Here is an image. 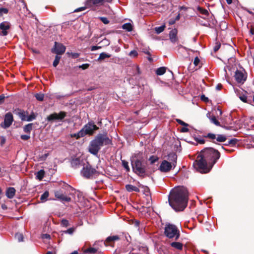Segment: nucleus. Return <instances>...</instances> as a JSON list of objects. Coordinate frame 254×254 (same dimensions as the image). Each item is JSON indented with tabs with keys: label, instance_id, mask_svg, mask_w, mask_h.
<instances>
[{
	"label": "nucleus",
	"instance_id": "nucleus-1",
	"mask_svg": "<svg viewBox=\"0 0 254 254\" xmlns=\"http://www.w3.org/2000/svg\"><path fill=\"white\" fill-rule=\"evenodd\" d=\"M218 150L213 148H206L202 150L197 157L194 165L200 172L207 173L220 158Z\"/></svg>",
	"mask_w": 254,
	"mask_h": 254
},
{
	"label": "nucleus",
	"instance_id": "nucleus-2",
	"mask_svg": "<svg viewBox=\"0 0 254 254\" xmlns=\"http://www.w3.org/2000/svg\"><path fill=\"white\" fill-rule=\"evenodd\" d=\"M188 192L184 187H178L172 189L169 196L170 205L175 211H182L187 206Z\"/></svg>",
	"mask_w": 254,
	"mask_h": 254
},
{
	"label": "nucleus",
	"instance_id": "nucleus-3",
	"mask_svg": "<svg viewBox=\"0 0 254 254\" xmlns=\"http://www.w3.org/2000/svg\"><path fill=\"white\" fill-rule=\"evenodd\" d=\"M111 142V140L106 135L98 134L90 142L89 152L93 155H97L102 146L109 144Z\"/></svg>",
	"mask_w": 254,
	"mask_h": 254
},
{
	"label": "nucleus",
	"instance_id": "nucleus-4",
	"mask_svg": "<svg viewBox=\"0 0 254 254\" xmlns=\"http://www.w3.org/2000/svg\"><path fill=\"white\" fill-rule=\"evenodd\" d=\"M164 235L169 239L174 238L178 240L180 236V231L174 224L167 223L164 228Z\"/></svg>",
	"mask_w": 254,
	"mask_h": 254
},
{
	"label": "nucleus",
	"instance_id": "nucleus-5",
	"mask_svg": "<svg viewBox=\"0 0 254 254\" xmlns=\"http://www.w3.org/2000/svg\"><path fill=\"white\" fill-rule=\"evenodd\" d=\"M98 174V171L93 168L90 165L84 166L81 171V175L86 178H90Z\"/></svg>",
	"mask_w": 254,
	"mask_h": 254
},
{
	"label": "nucleus",
	"instance_id": "nucleus-6",
	"mask_svg": "<svg viewBox=\"0 0 254 254\" xmlns=\"http://www.w3.org/2000/svg\"><path fill=\"white\" fill-rule=\"evenodd\" d=\"M131 164L133 170L135 173L139 175H142L144 174L145 167L140 160L138 159L132 160Z\"/></svg>",
	"mask_w": 254,
	"mask_h": 254
},
{
	"label": "nucleus",
	"instance_id": "nucleus-7",
	"mask_svg": "<svg viewBox=\"0 0 254 254\" xmlns=\"http://www.w3.org/2000/svg\"><path fill=\"white\" fill-rule=\"evenodd\" d=\"M98 129V127L96 126L93 123L89 122L88 124L85 125L81 129L82 131H83L84 136L86 134L92 135L94 131Z\"/></svg>",
	"mask_w": 254,
	"mask_h": 254
},
{
	"label": "nucleus",
	"instance_id": "nucleus-8",
	"mask_svg": "<svg viewBox=\"0 0 254 254\" xmlns=\"http://www.w3.org/2000/svg\"><path fill=\"white\" fill-rule=\"evenodd\" d=\"M234 76L237 82L240 83H243L247 79V74L244 69L237 70Z\"/></svg>",
	"mask_w": 254,
	"mask_h": 254
},
{
	"label": "nucleus",
	"instance_id": "nucleus-9",
	"mask_svg": "<svg viewBox=\"0 0 254 254\" xmlns=\"http://www.w3.org/2000/svg\"><path fill=\"white\" fill-rule=\"evenodd\" d=\"M66 115V113L63 111H61L59 113H54L48 116L47 120L49 122L61 121L65 117Z\"/></svg>",
	"mask_w": 254,
	"mask_h": 254
},
{
	"label": "nucleus",
	"instance_id": "nucleus-10",
	"mask_svg": "<svg viewBox=\"0 0 254 254\" xmlns=\"http://www.w3.org/2000/svg\"><path fill=\"white\" fill-rule=\"evenodd\" d=\"M13 121V115L11 113L8 112L4 116V121L1 124V127L4 128H7L11 126Z\"/></svg>",
	"mask_w": 254,
	"mask_h": 254
},
{
	"label": "nucleus",
	"instance_id": "nucleus-11",
	"mask_svg": "<svg viewBox=\"0 0 254 254\" xmlns=\"http://www.w3.org/2000/svg\"><path fill=\"white\" fill-rule=\"evenodd\" d=\"M113 0H86L85 5L88 7H93L103 5L104 2H111Z\"/></svg>",
	"mask_w": 254,
	"mask_h": 254
},
{
	"label": "nucleus",
	"instance_id": "nucleus-12",
	"mask_svg": "<svg viewBox=\"0 0 254 254\" xmlns=\"http://www.w3.org/2000/svg\"><path fill=\"white\" fill-rule=\"evenodd\" d=\"M176 162L172 164L166 160H163L159 168V170L162 172H168L171 170L173 166H175Z\"/></svg>",
	"mask_w": 254,
	"mask_h": 254
},
{
	"label": "nucleus",
	"instance_id": "nucleus-13",
	"mask_svg": "<svg viewBox=\"0 0 254 254\" xmlns=\"http://www.w3.org/2000/svg\"><path fill=\"white\" fill-rule=\"evenodd\" d=\"M65 49V47L64 45L56 42L54 48L52 49V52L57 55H62L64 53Z\"/></svg>",
	"mask_w": 254,
	"mask_h": 254
},
{
	"label": "nucleus",
	"instance_id": "nucleus-14",
	"mask_svg": "<svg viewBox=\"0 0 254 254\" xmlns=\"http://www.w3.org/2000/svg\"><path fill=\"white\" fill-rule=\"evenodd\" d=\"M10 24L8 22L4 21L0 24V35L4 36L7 35Z\"/></svg>",
	"mask_w": 254,
	"mask_h": 254
},
{
	"label": "nucleus",
	"instance_id": "nucleus-15",
	"mask_svg": "<svg viewBox=\"0 0 254 254\" xmlns=\"http://www.w3.org/2000/svg\"><path fill=\"white\" fill-rule=\"evenodd\" d=\"M55 196L59 199H60L64 201L69 202L70 201V197L67 196L64 194L61 193L59 191H56L55 192Z\"/></svg>",
	"mask_w": 254,
	"mask_h": 254
},
{
	"label": "nucleus",
	"instance_id": "nucleus-16",
	"mask_svg": "<svg viewBox=\"0 0 254 254\" xmlns=\"http://www.w3.org/2000/svg\"><path fill=\"white\" fill-rule=\"evenodd\" d=\"M177 30L175 29L170 31L169 33V38L171 41L173 43L176 42L177 40Z\"/></svg>",
	"mask_w": 254,
	"mask_h": 254
},
{
	"label": "nucleus",
	"instance_id": "nucleus-17",
	"mask_svg": "<svg viewBox=\"0 0 254 254\" xmlns=\"http://www.w3.org/2000/svg\"><path fill=\"white\" fill-rule=\"evenodd\" d=\"M15 189L13 187H9L6 189V196L8 198H12L15 194Z\"/></svg>",
	"mask_w": 254,
	"mask_h": 254
},
{
	"label": "nucleus",
	"instance_id": "nucleus-18",
	"mask_svg": "<svg viewBox=\"0 0 254 254\" xmlns=\"http://www.w3.org/2000/svg\"><path fill=\"white\" fill-rule=\"evenodd\" d=\"M170 246L177 250H182L183 248V244L179 242H173L170 244Z\"/></svg>",
	"mask_w": 254,
	"mask_h": 254
},
{
	"label": "nucleus",
	"instance_id": "nucleus-19",
	"mask_svg": "<svg viewBox=\"0 0 254 254\" xmlns=\"http://www.w3.org/2000/svg\"><path fill=\"white\" fill-rule=\"evenodd\" d=\"M207 117L209 118L211 122L216 126H220V123L216 119L215 116L214 115H211L210 113L207 114Z\"/></svg>",
	"mask_w": 254,
	"mask_h": 254
},
{
	"label": "nucleus",
	"instance_id": "nucleus-20",
	"mask_svg": "<svg viewBox=\"0 0 254 254\" xmlns=\"http://www.w3.org/2000/svg\"><path fill=\"white\" fill-rule=\"evenodd\" d=\"M71 164L73 167L77 168L80 165L81 160L78 158L73 159L71 161Z\"/></svg>",
	"mask_w": 254,
	"mask_h": 254
},
{
	"label": "nucleus",
	"instance_id": "nucleus-21",
	"mask_svg": "<svg viewBox=\"0 0 254 254\" xmlns=\"http://www.w3.org/2000/svg\"><path fill=\"white\" fill-rule=\"evenodd\" d=\"M126 190L129 192H131V191L139 192V189L138 188H137L136 187L133 186L131 185H127L126 186Z\"/></svg>",
	"mask_w": 254,
	"mask_h": 254
},
{
	"label": "nucleus",
	"instance_id": "nucleus-22",
	"mask_svg": "<svg viewBox=\"0 0 254 254\" xmlns=\"http://www.w3.org/2000/svg\"><path fill=\"white\" fill-rule=\"evenodd\" d=\"M110 57H111L110 54L103 52L100 54L99 57L98 58V61H101L106 58H109Z\"/></svg>",
	"mask_w": 254,
	"mask_h": 254
},
{
	"label": "nucleus",
	"instance_id": "nucleus-23",
	"mask_svg": "<svg viewBox=\"0 0 254 254\" xmlns=\"http://www.w3.org/2000/svg\"><path fill=\"white\" fill-rule=\"evenodd\" d=\"M33 124L30 123L28 124L27 125L23 127V130L26 133H30L31 130L32 129Z\"/></svg>",
	"mask_w": 254,
	"mask_h": 254
},
{
	"label": "nucleus",
	"instance_id": "nucleus-24",
	"mask_svg": "<svg viewBox=\"0 0 254 254\" xmlns=\"http://www.w3.org/2000/svg\"><path fill=\"white\" fill-rule=\"evenodd\" d=\"M166 70L165 67H160L158 68L156 70V73L158 75H162L165 73Z\"/></svg>",
	"mask_w": 254,
	"mask_h": 254
},
{
	"label": "nucleus",
	"instance_id": "nucleus-25",
	"mask_svg": "<svg viewBox=\"0 0 254 254\" xmlns=\"http://www.w3.org/2000/svg\"><path fill=\"white\" fill-rule=\"evenodd\" d=\"M119 240V237L118 236H110V237H108L107 239H106V242L107 243H111L112 242H114L115 241H117Z\"/></svg>",
	"mask_w": 254,
	"mask_h": 254
},
{
	"label": "nucleus",
	"instance_id": "nucleus-26",
	"mask_svg": "<svg viewBox=\"0 0 254 254\" xmlns=\"http://www.w3.org/2000/svg\"><path fill=\"white\" fill-rule=\"evenodd\" d=\"M198 11L201 13L203 15V17L204 18L205 16H207L208 14V12L206 9H203L202 7H197Z\"/></svg>",
	"mask_w": 254,
	"mask_h": 254
},
{
	"label": "nucleus",
	"instance_id": "nucleus-27",
	"mask_svg": "<svg viewBox=\"0 0 254 254\" xmlns=\"http://www.w3.org/2000/svg\"><path fill=\"white\" fill-rule=\"evenodd\" d=\"M122 28L127 31H131L132 30V26L130 23H127L123 25Z\"/></svg>",
	"mask_w": 254,
	"mask_h": 254
},
{
	"label": "nucleus",
	"instance_id": "nucleus-28",
	"mask_svg": "<svg viewBox=\"0 0 254 254\" xmlns=\"http://www.w3.org/2000/svg\"><path fill=\"white\" fill-rule=\"evenodd\" d=\"M83 131H82L81 129L78 132L71 134V136L72 137H75L76 139H78L80 137H83L84 136Z\"/></svg>",
	"mask_w": 254,
	"mask_h": 254
},
{
	"label": "nucleus",
	"instance_id": "nucleus-29",
	"mask_svg": "<svg viewBox=\"0 0 254 254\" xmlns=\"http://www.w3.org/2000/svg\"><path fill=\"white\" fill-rule=\"evenodd\" d=\"M49 195V193L48 191H46L44 192V193L41 195V197H40V200L41 201L43 202H45L47 199V198L48 197Z\"/></svg>",
	"mask_w": 254,
	"mask_h": 254
},
{
	"label": "nucleus",
	"instance_id": "nucleus-30",
	"mask_svg": "<svg viewBox=\"0 0 254 254\" xmlns=\"http://www.w3.org/2000/svg\"><path fill=\"white\" fill-rule=\"evenodd\" d=\"M97 252V250L94 248H89L85 250L84 252L89 254H95Z\"/></svg>",
	"mask_w": 254,
	"mask_h": 254
},
{
	"label": "nucleus",
	"instance_id": "nucleus-31",
	"mask_svg": "<svg viewBox=\"0 0 254 254\" xmlns=\"http://www.w3.org/2000/svg\"><path fill=\"white\" fill-rule=\"evenodd\" d=\"M45 172L43 170L39 171L37 173L36 177L40 180H42L44 176Z\"/></svg>",
	"mask_w": 254,
	"mask_h": 254
},
{
	"label": "nucleus",
	"instance_id": "nucleus-32",
	"mask_svg": "<svg viewBox=\"0 0 254 254\" xmlns=\"http://www.w3.org/2000/svg\"><path fill=\"white\" fill-rule=\"evenodd\" d=\"M216 139L218 142H224L226 140V137L223 135L219 134L216 136Z\"/></svg>",
	"mask_w": 254,
	"mask_h": 254
},
{
	"label": "nucleus",
	"instance_id": "nucleus-33",
	"mask_svg": "<svg viewBox=\"0 0 254 254\" xmlns=\"http://www.w3.org/2000/svg\"><path fill=\"white\" fill-rule=\"evenodd\" d=\"M165 27V25H162L159 27H155V31L156 33L159 34L164 31Z\"/></svg>",
	"mask_w": 254,
	"mask_h": 254
},
{
	"label": "nucleus",
	"instance_id": "nucleus-34",
	"mask_svg": "<svg viewBox=\"0 0 254 254\" xmlns=\"http://www.w3.org/2000/svg\"><path fill=\"white\" fill-rule=\"evenodd\" d=\"M36 99L40 101H42L44 100V95L42 93H38L35 95Z\"/></svg>",
	"mask_w": 254,
	"mask_h": 254
},
{
	"label": "nucleus",
	"instance_id": "nucleus-35",
	"mask_svg": "<svg viewBox=\"0 0 254 254\" xmlns=\"http://www.w3.org/2000/svg\"><path fill=\"white\" fill-rule=\"evenodd\" d=\"M61 59V57L57 55L55 57V59L53 62V66L54 67H56L59 63L60 60Z\"/></svg>",
	"mask_w": 254,
	"mask_h": 254
},
{
	"label": "nucleus",
	"instance_id": "nucleus-36",
	"mask_svg": "<svg viewBox=\"0 0 254 254\" xmlns=\"http://www.w3.org/2000/svg\"><path fill=\"white\" fill-rule=\"evenodd\" d=\"M15 238L18 240V242H22L23 240V236L22 234L16 233L15 236Z\"/></svg>",
	"mask_w": 254,
	"mask_h": 254
},
{
	"label": "nucleus",
	"instance_id": "nucleus-37",
	"mask_svg": "<svg viewBox=\"0 0 254 254\" xmlns=\"http://www.w3.org/2000/svg\"><path fill=\"white\" fill-rule=\"evenodd\" d=\"M36 118V116L32 113L30 115L27 116L26 117V121L30 122Z\"/></svg>",
	"mask_w": 254,
	"mask_h": 254
},
{
	"label": "nucleus",
	"instance_id": "nucleus-38",
	"mask_svg": "<svg viewBox=\"0 0 254 254\" xmlns=\"http://www.w3.org/2000/svg\"><path fill=\"white\" fill-rule=\"evenodd\" d=\"M122 165L123 167L125 168L127 171H128L129 170V167L128 165L127 162L125 160H122Z\"/></svg>",
	"mask_w": 254,
	"mask_h": 254
},
{
	"label": "nucleus",
	"instance_id": "nucleus-39",
	"mask_svg": "<svg viewBox=\"0 0 254 254\" xmlns=\"http://www.w3.org/2000/svg\"><path fill=\"white\" fill-rule=\"evenodd\" d=\"M61 225L63 227H67L69 225V223H68V220H67L66 219H62L61 221Z\"/></svg>",
	"mask_w": 254,
	"mask_h": 254
},
{
	"label": "nucleus",
	"instance_id": "nucleus-40",
	"mask_svg": "<svg viewBox=\"0 0 254 254\" xmlns=\"http://www.w3.org/2000/svg\"><path fill=\"white\" fill-rule=\"evenodd\" d=\"M240 99L244 103L247 102V96L246 95H240L239 96Z\"/></svg>",
	"mask_w": 254,
	"mask_h": 254
},
{
	"label": "nucleus",
	"instance_id": "nucleus-41",
	"mask_svg": "<svg viewBox=\"0 0 254 254\" xmlns=\"http://www.w3.org/2000/svg\"><path fill=\"white\" fill-rule=\"evenodd\" d=\"M8 12V9L6 8H0V17L2 16L4 14H6Z\"/></svg>",
	"mask_w": 254,
	"mask_h": 254
},
{
	"label": "nucleus",
	"instance_id": "nucleus-42",
	"mask_svg": "<svg viewBox=\"0 0 254 254\" xmlns=\"http://www.w3.org/2000/svg\"><path fill=\"white\" fill-rule=\"evenodd\" d=\"M27 116L25 112L20 113L19 114V117L22 121H26Z\"/></svg>",
	"mask_w": 254,
	"mask_h": 254
},
{
	"label": "nucleus",
	"instance_id": "nucleus-43",
	"mask_svg": "<svg viewBox=\"0 0 254 254\" xmlns=\"http://www.w3.org/2000/svg\"><path fill=\"white\" fill-rule=\"evenodd\" d=\"M149 161L151 164H153L158 160V158L156 156H152L149 158Z\"/></svg>",
	"mask_w": 254,
	"mask_h": 254
},
{
	"label": "nucleus",
	"instance_id": "nucleus-44",
	"mask_svg": "<svg viewBox=\"0 0 254 254\" xmlns=\"http://www.w3.org/2000/svg\"><path fill=\"white\" fill-rule=\"evenodd\" d=\"M138 55L137 51L133 50L130 52L129 55L131 57H136Z\"/></svg>",
	"mask_w": 254,
	"mask_h": 254
},
{
	"label": "nucleus",
	"instance_id": "nucleus-45",
	"mask_svg": "<svg viewBox=\"0 0 254 254\" xmlns=\"http://www.w3.org/2000/svg\"><path fill=\"white\" fill-rule=\"evenodd\" d=\"M74 230H75V229L74 228H70L68 229L67 230L65 231L64 233L71 235L73 234Z\"/></svg>",
	"mask_w": 254,
	"mask_h": 254
},
{
	"label": "nucleus",
	"instance_id": "nucleus-46",
	"mask_svg": "<svg viewBox=\"0 0 254 254\" xmlns=\"http://www.w3.org/2000/svg\"><path fill=\"white\" fill-rule=\"evenodd\" d=\"M100 19L102 21V22L105 24H108L109 22V21L108 20V19L106 17H100Z\"/></svg>",
	"mask_w": 254,
	"mask_h": 254
},
{
	"label": "nucleus",
	"instance_id": "nucleus-47",
	"mask_svg": "<svg viewBox=\"0 0 254 254\" xmlns=\"http://www.w3.org/2000/svg\"><path fill=\"white\" fill-rule=\"evenodd\" d=\"M207 137L211 139H216V135L213 133H209L207 135Z\"/></svg>",
	"mask_w": 254,
	"mask_h": 254
},
{
	"label": "nucleus",
	"instance_id": "nucleus-48",
	"mask_svg": "<svg viewBox=\"0 0 254 254\" xmlns=\"http://www.w3.org/2000/svg\"><path fill=\"white\" fill-rule=\"evenodd\" d=\"M176 121L179 124H180L182 126H186V127H187L188 126V125L187 124H186V123H185L184 122H183V121H182L180 119H177Z\"/></svg>",
	"mask_w": 254,
	"mask_h": 254
},
{
	"label": "nucleus",
	"instance_id": "nucleus-49",
	"mask_svg": "<svg viewBox=\"0 0 254 254\" xmlns=\"http://www.w3.org/2000/svg\"><path fill=\"white\" fill-rule=\"evenodd\" d=\"M89 64H83L81 65H79V67L80 68H82V69H87L89 67Z\"/></svg>",
	"mask_w": 254,
	"mask_h": 254
},
{
	"label": "nucleus",
	"instance_id": "nucleus-50",
	"mask_svg": "<svg viewBox=\"0 0 254 254\" xmlns=\"http://www.w3.org/2000/svg\"><path fill=\"white\" fill-rule=\"evenodd\" d=\"M199 62H200V61H199V59L198 58V57H195L194 60V61H193V64L195 66H197V65H198Z\"/></svg>",
	"mask_w": 254,
	"mask_h": 254
},
{
	"label": "nucleus",
	"instance_id": "nucleus-51",
	"mask_svg": "<svg viewBox=\"0 0 254 254\" xmlns=\"http://www.w3.org/2000/svg\"><path fill=\"white\" fill-rule=\"evenodd\" d=\"M30 138L29 135H21V138L23 140H28Z\"/></svg>",
	"mask_w": 254,
	"mask_h": 254
},
{
	"label": "nucleus",
	"instance_id": "nucleus-52",
	"mask_svg": "<svg viewBox=\"0 0 254 254\" xmlns=\"http://www.w3.org/2000/svg\"><path fill=\"white\" fill-rule=\"evenodd\" d=\"M101 48V46H93L91 47V50L92 51H94L100 49Z\"/></svg>",
	"mask_w": 254,
	"mask_h": 254
},
{
	"label": "nucleus",
	"instance_id": "nucleus-53",
	"mask_svg": "<svg viewBox=\"0 0 254 254\" xmlns=\"http://www.w3.org/2000/svg\"><path fill=\"white\" fill-rule=\"evenodd\" d=\"M86 8H88V7H87L86 6L85 7H79V8H77L76 9H75L74 10V11L75 12L81 11L85 10Z\"/></svg>",
	"mask_w": 254,
	"mask_h": 254
},
{
	"label": "nucleus",
	"instance_id": "nucleus-54",
	"mask_svg": "<svg viewBox=\"0 0 254 254\" xmlns=\"http://www.w3.org/2000/svg\"><path fill=\"white\" fill-rule=\"evenodd\" d=\"M4 99L5 96L4 95L2 94L0 95V104H1L2 103H3Z\"/></svg>",
	"mask_w": 254,
	"mask_h": 254
},
{
	"label": "nucleus",
	"instance_id": "nucleus-55",
	"mask_svg": "<svg viewBox=\"0 0 254 254\" xmlns=\"http://www.w3.org/2000/svg\"><path fill=\"white\" fill-rule=\"evenodd\" d=\"M134 67L136 69V72L138 74H140L141 73V72L140 71V69L139 66L137 65H134Z\"/></svg>",
	"mask_w": 254,
	"mask_h": 254
},
{
	"label": "nucleus",
	"instance_id": "nucleus-56",
	"mask_svg": "<svg viewBox=\"0 0 254 254\" xmlns=\"http://www.w3.org/2000/svg\"><path fill=\"white\" fill-rule=\"evenodd\" d=\"M42 237L43 239H49L50 238V236L49 234H45L42 235Z\"/></svg>",
	"mask_w": 254,
	"mask_h": 254
},
{
	"label": "nucleus",
	"instance_id": "nucleus-57",
	"mask_svg": "<svg viewBox=\"0 0 254 254\" xmlns=\"http://www.w3.org/2000/svg\"><path fill=\"white\" fill-rule=\"evenodd\" d=\"M220 47V45L219 44H217V45L214 47V51L215 52L217 51Z\"/></svg>",
	"mask_w": 254,
	"mask_h": 254
},
{
	"label": "nucleus",
	"instance_id": "nucleus-58",
	"mask_svg": "<svg viewBox=\"0 0 254 254\" xmlns=\"http://www.w3.org/2000/svg\"><path fill=\"white\" fill-rule=\"evenodd\" d=\"M181 131L183 132H186L189 131V129L187 128V127L184 126L182 129Z\"/></svg>",
	"mask_w": 254,
	"mask_h": 254
},
{
	"label": "nucleus",
	"instance_id": "nucleus-59",
	"mask_svg": "<svg viewBox=\"0 0 254 254\" xmlns=\"http://www.w3.org/2000/svg\"><path fill=\"white\" fill-rule=\"evenodd\" d=\"M196 140H197V141L198 143H199L200 144H203V143H204V142H205L204 140V139H197Z\"/></svg>",
	"mask_w": 254,
	"mask_h": 254
},
{
	"label": "nucleus",
	"instance_id": "nucleus-60",
	"mask_svg": "<svg viewBox=\"0 0 254 254\" xmlns=\"http://www.w3.org/2000/svg\"><path fill=\"white\" fill-rule=\"evenodd\" d=\"M176 22V20L175 19L174 20V19H170L169 21V23L170 25H173Z\"/></svg>",
	"mask_w": 254,
	"mask_h": 254
},
{
	"label": "nucleus",
	"instance_id": "nucleus-61",
	"mask_svg": "<svg viewBox=\"0 0 254 254\" xmlns=\"http://www.w3.org/2000/svg\"><path fill=\"white\" fill-rule=\"evenodd\" d=\"M179 50H180L181 51H183V50H187V49L183 47V46H179Z\"/></svg>",
	"mask_w": 254,
	"mask_h": 254
},
{
	"label": "nucleus",
	"instance_id": "nucleus-62",
	"mask_svg": "<svg viewBox=\"0 0 254 254\" xmlns=\"http://www.w3.org/2000/svg\"><path fill=\"white\" fill-rule=\"evenodd\" d=\"M236 142V139H232L231 140L229 143V144H235Z\"/></svg>",
	"mask_w": 254,
	"mask_h": 254
},
{
	"label": "nucleus",
	"instance_id": "nucleus-63",
	"mask_svg": "<svg viewBox=\"0 0 254 254\" xmlns=\"http://www.w3.org/2000/svg\"><path fill=\"white\" fill-rule=\"evenodd\" d=\"M72 57L74 58H77L79 57V54L77 53H73L72 54Z\"/></svg>",
	"mask_w": 254,
	"mask_h": 254
},
{
	"label": "nucleus",
	"instance_id": "nucleus-64",
	"mask_svg": "<svg viewBox=\"0 0 254 254\" xmlns=\"http://www.w3.org/2000/svg\"><path fill=\"white\" fill-rule=\"evenodd\" d=\"M201 99L203 100H204L205 101H207L208 100V98H206L205 97L204 95H202L201 96Z\"/></svg>",
	"mask_w": 254,
	"mask_h": 254
}]
</instances>
